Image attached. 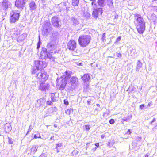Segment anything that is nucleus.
<instances>
[{"label": "nucleus", "instance_id": "864d4df0", "mask_svg": "<svg viewBox=\"0 0 157 157\" xmlns=\"http://www.w3.org/2000/svg\"><path fill=\"white\" fill-rule=\"evenodd\" d=\"M121 40V36L118 37V38L117 39V41L116 42L120 41Z\"/></svg>", "mask_w": 157, "mask_h": 157}, {"label": "nucleus", "instance_id": "ea45409f", "mask_svg": "<svg viewBox=\"0 0 157 157\" xmlns=\"http://www.w3.org/2000/svg\"><path fill=\"white\" fill-rule=\"evenodd\" d=\"M147 108V107H145L144 106V104H142L141 105H140V109H145Z\"/></svg>", "mask_w": 157, "mask_h": 157}, {"label": "nucleus", "instance_id": "338daca9", "mask_svg": "<svg viewBox=\"0 0 157 157\" xmlns=\"http://www.w3.org/2000/svg\"><path fill=\"white\" fill-rule=\"evenodd\" d=\"M90 1H92V2H95L96 0H90Z\"/></svg>", "mask_w": 157, "mask_h": 157}, {"label": "nucleus", "instance_id": "a211bd4d", "mask_svg": "<svg viewBox=\"0 0 157 157\" xmlns=\"http://www.w3.org/2000/svg\"><path fill=\"white\" fill-rule=\"evenodd\" d=\"M97 3L100 7H103L106 5V0H98Z\"/></svg>", "mask_w": 157, "mask_h": 157}, {"label": "nucleus", "instance_id": "7c9ffc66", "mask_svg": "<svg viewBox=\"0 0 157 157\" xmlns=\"http://www.w3.org/2000/svg\"><path fill=\"white\" fill-rule=\"evenodd\" d=\"M106 2L107 5L109 6H112L113 4V0H106Z\"/></svg>", "mask_w": 157, "mask_h": 157}, {"label": "nucleus", "instance_id": "f8f14e48", "mask_svg": "<svg viewBox=\"0 0 157 157\" xmlns=\"http://www.w3.org/2000/svg\"><path fill=\"white\" fill-rule=\"evenodd\" d=\"M56 48V45L55 42H51L47 44V48L48 51H51L53 50Z\"/></svg>", "mask_w": 157, "mask_h": 157}, {"label": "nucleus", "instance_id": "bf43d9fd", "mask_svg": "<svg viewBox=\"0 0 157 157\" xmlns=\"http://www.w3.org/2000/svg\"><path fill=\"white\" fill-rule=\"evenodd\" d=\"M95 146H96L97 147H98L99 146V144L98 143H97L95 144Z\"/></svg>", "mask_w": 157, "mask_h": 157}, {"label": "nucleus", "instance_id": "b1692460", "mask_svg": "<svg viewBox=\"0 0 157 157\" xmlns=\"http://www.w3.org/2000/svg\"><path fill=\"white\" fill-rule=\"evenodd\" d=\"M5 127V130L7 132H9L11 129V127L10 124H6Z\"/></svg>", "mask_w": 157, "mask_h": 157}, {"label": "nucleus", "instance_id": "aec40b11", "mask_svg": "<svg viewBox=\"0 0 157 157\" xmlns=\"http://www.w3.org/2000/svg\"><path fill=\"white\" fill-rule=\"evenodd\" d=\"M29 6L30 7V10L31 11L35 10L36 8V5L35 3L33 1L32 2L30 3Z\"/></svg>", "mask_w": 157, "mask_h": 157}, {"label": "nucleus", "instance_id": "37998d69", "mask_svg": "<svg viewBox=\"0 0 157 157\" xmlns=\"http://www.w3.org/2000/svg\"><path fill=\"white\" fill-rule=\"evenodd\" d=\"M151 17L152 18L153 20H156V16L154 14H152L151 16Z\"/></svg>", "mask_w": 157, "mask_h": 157}, {"label": "nucleus", "instance_id": "4468645a", "mask_svg": "<svg viewBox=\"0 0 157 157\" xmlns=\"http://www.w3.org/2000/svg\"><path fill=\"white\" fill-rule=\"evenodd\" d=\"M78 82V79L76 77L72 76L70 79V82L72 86L74 87L77 84Z\"/></svg>", "mask_w": 157, "mask_h": 157}, {"label": "nucleus", "instance_id": "49530a36", "mask_svg": "<svg viewBox=\"0 0 157 157\" xmlns=\"http://www.w3.org/2000/svg\"><path fill=\"white\" fill-rule=\"evenodd\" d=\"M109 123L111 124H113L114 123V120L113 119H111L109 121Z\"/></svg>", "mask_w": 157, "mask_h": 157}, {"label": "nucleus", "instance_id": "423d86ee", "mask_svg": "<svg viewBox=\"0 0 157 157\" xmlns=\"http://www.w3.org/2000/svg\"><path fill=\"white\" fill-rule=\"evenodd\" d=\"M47 65V63L42 61L38 60L35 62V66L40 71L45 68Z\"/></svg>", "mask_w": 157, "mask_h": 157}, {"label": "nucleus", "instance_id": "052dcab7", "mask_svg": "<svg viewBox=\"0 0 157 157\" xmlns=\"http://www.w3.org/2000/svg\"><path fill=\"white\" fill-rule=\"evenodd\" d=\"M54 136H52L50 138V140H54Z\"/></svg>", "mask_w": 157, "mask_h": 157}, {"label": "nucleus", "instance_id": "13d9d810", "mask_svg": "<svg viewBox=\"0 0 157 157\" xmlns=\"http://www.w3.org/2000/svg\"><path fill=\"white\" fill-rule=\"evenodd\" d=\"M105 135H102L101 136V138L102 139H104L105 137Z\"/></svg>", "mask_w": 157, "mask_h": 157}, {"label": "nucleus", "instance_id": "a18cd8bd", "mask_svg": "<svg viewBox=\"0 0 157 157\" xmlns=\"http://www.w3.org/2000/svg\"><path fill=\"white\" fill-rule=\"evenodd\" d=\"M105 35H106V33H104L103 34L102 36V39L103 40V41L104 40H105Z\"/></svg>", "mask_w": 157, "mask_h": 157}, {"label": "nucleus", "instance_id": "69168bd1", "mask_svg": "<svg viewBox=\"0 0 157 157\" xmlns=\"http://www.w3.org/2000/svg\"><path fill=\"white\" fill-rule=\"evenodd\" d=\"M151 105V103H149V104H148L147 106H150Z\"/></svg>", "mask_w": 157, "mask_h": 157}, {"label": "nucleus", "instance_id": "2eb2a0df", "mask_svg": "<svg viewBox=\"0 0 157 157\" xmlns=\"http://www.w3.org/2000/svg\"><path fill=\"white\" fill-rule=\"evenodd\" d=\"M72 72L71 71H66L64 73L63 76L61 78H63V79H65V80L67 82V80L68 78H70L71 74Z\"/></svg>", "mask_w": 157, "mask_h": 157}, {"label": "nucleus", "instance_id": "79ce46f5", "mask_svg": "<svg viewBox=\"0 0 157 157\" xmlns=\"http://www.w3.org/2000/svg\"><path fill=\"white\" fill-rule=\"evenodd\" d=\"M47 50H48L47 48H43L42 49V51H43V53H44V54H46V52H48L47 51Z\"/></svg>", "mask_w": 157, "mask_h": 157}, {"label": "nucleus", "instance_id": "f03ea898", "mask_svg": "<svg viewBox=\"0 0 157 157\" xmlns=\"http://www.w3.org/2000/svg\"><path fill=\"white\" fill-rule=\"evenodd\" d=\"M90 36L89 35H83L80 36L78 39V42L80 46L82 47H85L90 43Z\"/></svg>", "mask_w": 157, "mask_h": 157}, {"label": "nucleus", "instance_id": "3c124183", "mask_svg": "<svg viewBox=\"0 0 157 157\" xmlns=\"http://www.w3.org/2000/svg\"><path fill=\"white\" fill-rule=\"evenodd\" d=\"M156 121V119H155V118H154L153 120H152V121L150 122V123L151 124H152L154 122H155V121Z\"/></svg>", "mask_w": 157, "mask_h": 157}, {"label": "nucleus", "instance_id": "bb28decb", "mask_svg": "<svg viewBox=\"0 0 157 157\" xmlns=\"http://www.w3.org/2000/svg\"><path fill=\"white\" fill-rule=\"evenodd\" d=\"M79 0H72V5L74 6H78L79 3Z\"/></svg>", "mask_w": 157, "mask_h": 157}, {"label": "nucleus", "instance_id": "a19ab883", "mask_svg": "<svg viewBox=\"0 0 157 157\" xmlns=\"http://www.w3.org/2000/svg\"><path fill=\"white\" fill-rule=\"evenodd\" d=\"M33 128V126L31 125H30L29 126V128L27 134L29 132H30L31 131V130H32V129Z\"/></svg>", "mask_w": 157, "mask_h": 157}, {"label": "nucleus", "instance_id": "de8ad7c7", "mask_svg": "<svg viewBox=\"0 0 157 157\" xmlns=\"http://www.w3.org/2000/svg\"><path fill=\"white\" fill-rule=\"evenodd\" d=\"M116 55L117 57L119 58H121L122 57V55L121 53H118L117 52H116Z\"/></svg>", "mask_w": 157, "mask_h": 157}, {"label": "nucleus", "instance_id": "20e7f679", "mask_svg": "<svg viewBox=\"0 0 157 157\" xmlns=\"http://www.w3.org/2000/svg\"><path fill=\"white\" fill-rule=\"evenodd\" d=\"M56 85L58 88L61 90L64 89L67 83L65 79H63V78H61L59 79L57 78Z\"/></svg>", "mask_w": 157, "mask_h": 157}, {"label": "nucleus", "instance_id": "9b49d317", "mask_svg": "<svg viewBox=\"0 0 157 157\" xmlns=\"http://www.w3.org/2000/svg\"><path fill=\"white\" fill-rule=\"evenodd\" d=\"M102 13V9L101 8L94 9L93 12L92 16L94 18H97L98 14H100L101 15Z\"/></svg>", "mask_w": 157, "mask_h": 157}, {"label": "nucleus", "instance_id": "8fccbe9b", "mask_svg": "<svg viewBox=\"0 0 157 157\" xmlns=\"http://www.w3.org/2000/svg\"><path fill=\"white\" fill-rule=\"evenodd\" d=\"M64 104L66 105H67L68 104V101L67 100L65 99L64 100Z\"/></svg>", "mask_w": 157, "mask_h": 157}, {"label": "nucleus", "instance_id": "c03bdc74", "mask_svg": "<svg viewBox=\"0 0 157 157\" xmlns=\"http://www.w3.org/2000/svg\"><path fill=\"white\" fill-rule=\"evenodd\" d=\"M8 141L10 144H12L13 143V139L9 137H8Z\"/></svg>", "mask_w": 157, "mask_h": 157}, {"label": "nucleus", "instance_id": "6ab92c4d", "mask_svg": "<svg viewBox=\"0 0 157 157\" xmlns=\"http://www.w3.org/2000/svg\"><path fill=\"white\" fill-rule=\"evenodd\" d=\"M50 22L48 21H47L45 22L44 25L43 29L44 30H45L46 32H48V30L50 28Z\"/></svg>", "mask_w": 157, "mask_h": 157}, {"label": "nucleus", "instance_id": "1a4fd4ad", "mask_svg": "<svg viewBox=\"0 0 157 157\" xmlns=\"http://www.w3.org/2000/svg\"><path fill=\"white\" fill-rule=\"evenodd\" d=\"M76 43L73 40H70L67 43V46L68 48L71 51H74L76 48Z\"/></svg>", "mask_w": 157, "mask_h": 157}, {"label": "nucleus", "instance_id": "cd10ccee", "mask_svg": "<svg viewBox=\"0 0 157 157\" xmlns=\"http://www.w3.org/2000/svg\"><path fill=\"white\" fill-rule=\"evenodd\" d=\"M52 52L50 53V52H46V55L44 57V59H50V58H51V57H52Z\"/></svg>", "mask_w": 157, "mask_h": 157}, {"label": "nucleus", "instance_id": "5fc2aeb1", "mask_svg": "<svg viewBox=\"0 0 157 157\" xmlns=\"http://www.w3.org/2000/svg\"><path fill=\"white\" fill-rule=\"evenodd\" d=\"M127 133L128 134H130L131 133V131L130 129H128V130Z\"/></svg>", "mask_w": 157, "mask_h": 157}, {"label": "nucleus", "instance_id": "39448f33", "mask_svg": "<svg viewBox=\"0 0 157 157\" xmlns=\"http://www.w3.org/2000/svg\"><path fill=\"white\" fill-rule=\"evenodd\" d=\"M60 21V19L56 16L53 17L51 19V22L53 25L56 28H60L61 27V25L59 24Z\"/></svg>", "mask_w": 157, "mask_h": 157}, {"label": "nucleus", "instance_id": "58836bf2", "mask_svg": "<svg viewBox=\"0 0 157 157\" xmlns=\"http://www.w3.org/2000/svg\"><path fill=\"white\" fill-rule=\"evenodd\" d=\"M114 144V142H112L111 143V142L109 141L108 142V143L107 144V146H108L110 147H111L112 146H113V145Z\"/></svg>", "mask_w": 157, "mask_h": 157}, {"label": "nucleus", "instance_id": "2f4dec72", "mask_svg": "<svg viewBox=\"0 0 157 157\" xmlns=\"http://www.w3.org/2000/svg\"><path fill=\"white\" fill-rule=\"evenodd\" d=\"M91 4L93 6V8L94 9L98 8V5L96 3V1H95V2H92Z\"/></svg>", "mask_w": 157, "mask_h": 157}, {"label": "nucleus", "instance_id": "09e8293b", "mask_svg": "<svg viewBox=\"0 0 157 157\" xmlns=\"http://www.w3.org/2000/svg\"><path fill=\"white\" fill-rule=\"evenodd\" d=\"M47 104L48 105H52V103L51 101H48L47 102Z\"/></svg>", "mask_w": 157, "mask_h": 157}, {"label": "nucleus", "instance_id": "7ed1b4c3", "mask_svg": "<svg viewBox=\"0 0 157 157\" xmlns=\"http://www.w3.org/2000/svg\"><path fill=\"white\" fill-rule=\"evenodd\" d=\"M20 13L16 11H12L10 13V21L11 23H14L19 19Z\"/></svg>", "mask_w": 157, "mask_h": 157}, {"label": "nucleus", "instance_id": "0e129e2a", "mask_svg": "<svg viewBox=\"0 0 157 157\" xmlns=\"http://www.w3.org/2000/svg\"><path fill=\"white\" fill-rule=\"evenodd\" d=\"M82 63H79L78 64V65L79 66H82Z\"/></svg>", "mask_w": 157, "mask_h": 157}, {"label": "nucleus", "instance_id": "6e6d98bb", "mask_svg": "<svg viewBox=\"0 0 157 157\" xmlns=\"http://www.w3.org/2000/svg\"><path fill=\"white\" fill-rule=\"evenodd\" d=\"M40 43H41V42H40V36H39V41H38V42L37 44H40Z\"/></svg>", "mask_w": 157, "mask_h": 157}, {"label": "nucleus", "instance_id": "6e6552de", "mask_svg": "<svg viewBox=\"0 0 157 157\" xmlns=\"http://www.w3.org/2000/svg\"><path fill=\"white\" fill-rule=\"evenodd\" d=\"M49 87V85L47 83H45L44 82L41 81L40 82L39 89L42 91H46L47 90Z\"/></svg>", "mask_w": 157, "mask_h": 157}, {"label": "nucleus", "instance_id": "e2e57ef3", "mask_svg": "<svg viewBox=\"0 0 157 157\" xmlns=\"http://www.w3.org/2000/svg\"><path fill=\"white\" fill-rule=\"evenodd\" d=\"M40 44H37V48H39L40 47Z\"/></svg>", "mask_w": 157, "mask_h": 157}, {"label": "nucleus", "instance_id": "4d7b16f0", "mask_svg": "<svg viewBox=\"0 0 157 157\" xmlns=\"http://www.w3.org/2000/svg\"><path fill=\"white\" fill-rule=\"evenodd\" d=\"M87 103L88 105H90L91 104V101L90 100H87Z\"/></svg>", "mask_w": 157, "mask_h": 157}, {"label": "nucleus", "instance_id": "c9c22d12", "mask_svg": "<svg viewBox=\"0 0 157 157\" xmlns=\"http://www.w3.org/2000/svg\"><path fill=\"white\" fill-rule=\"evenodd\" d=\"M78 153V151L76 150H74L72 152V155L73 156H75V155L77 154Z\"/></svg>", "mask_w": 157, "mask_h": 157}, {"label": "nucleus", "instance_id": "4be33fe9", "mask_svg": "<svg viewBox=\"0 0 157 157\" xmlns=\"http://www.w3.org/2000/svg\"><path fill=\"white\" fill-rule=\"evenodd\" d=\"M53 111L54 109L52 107H51L48 109L46 112V114H47L46 116H51L52 114Z\"/></svg>", "mask_w": 157, "mask_h": 157}, {"label": "nucleus", "instance_id": "c756f323", "mask_svg": "<svg viewBox=\"0 0 157 157\" xmlns=\"http://www.w3.org/2000/svg\"><path fill=\"white\" fill-rule=\"evenodd\" d=\"M38 146H34L32 147L31 149V151L33 152V153H35L36 152Z\"/></svg>", "mask_w": 157, "mask_h": 157}, {"label": "nucleus", "instance_id": "dca6fc26", "mask_svg": "<svg viewBox=\"0 0 157 157\" xmlns=\"http://www.w3.org/2000/svg\"><path fill=\"white\" fill-rule=\"evenodd\" d=\"M91 78L90 75L89 74H86L82 77V80L85 82H88L90 79Z\"/></svg>", "mask_w": 157, "mask_h": 157}, {"label": "nucleus", "instance_id": "c85d7f7f", "mask_svg": "<svg viewBox=\"0 0 157 157\" xmlns=\"http://www.w3.org/2000/svg\"><path fill=\"white\" fill-rule=\"evenodd\" d=\"M26 34H24L20 35L18 39L21 41L23 40L26 37Z\"/></svg>", "mask_w": 157, "mask_h": 157}, {"label": "nucleus", "instance_id": "f704fd0d", "mask_svg": "<svg viewBox=\"0 0 157 157\" xmlns=\"http://www.w3.org/2000/svg\"><path fill=\"white\" fill-rule=\"evenodd\" d=\"M41 138V136L40 133H37L36 134H35L34 136V138Z\"/></svg>", "mask_w": 157, "mask_h": 157}, {"label": "nucleus", "instance_id": "a878e982", "mask_svg": "<svg viewBox=\"0 0 157 157\" xmlns=\"http://www.w3.org/2000/svg\"><path fill=\"white\" fill-rule=\"evenodd\" d=\"M71 21L73 22L74 25H77L79 24L78 21L77 20L76 18L72 17L71 18Z\"/></svg>", "mask_w": 157, "mask_h": 157}, {"label": "nucleus", "instance_id": "0eeeda50", "mask_svg": "<svg viewBox=\"0 0 157 157\" xmlns=\"http://www.w3.org/2000/svg\"><path fill=\"white\" fill-rule=\"evenodd\" d=\"M28 0H16L15 2V6L22 10L25 4Z\"/></svg>", "mask_w": 157, "mask_h": 157}, {"label": "nucleus", "instance_id": "f257e3e1", "mask_svg": "<svg viewBox=\"0 0 157 157\" xmlns=\"http://www.w3.org/2000/svg\"><path fill=\"white\" fill-rule=\"evenodd\" d=\"M134 23L138 33L142 34L145 30V23L143 18L138 14H134Z\"/></svg>", "mask_w": 157, "mask_h": 157}, {"label": "nucleus", "instance_id": "f3484780", "mask_svg": "<svg viewBox=\"0 0 157 157\" xmlns=\"http://www.w3.org/2000/svg\"><path fill=\"white\" fill-rule=\"evenodd\" d=\"M10 3L7 0H3L2 2V6L3 7L4 9L5 10L10 5Z\"/></svg>", "mask_w": 157, "mask_h": 157}, {"label": "nucleus", "instance_id": "473e14b6", "mask_svg": "<svg viewBox=\"0 0 157 157\" xmlns=\"http://www.w3.org/2000/svg\"><path fill=\"white\" fill-rule=\"evenodd\" d=\"M73 112V110L71 109H67L65 112L68 115H70L71 113H72Z\"/></svg>", "mask_w": 157, "mask_h": 157}, {"label": "nucleus", "instance_id": "5701e85b", "mask_svg": "<svg viewBox=\"0 0 157 157\" xmlns=\"http://www.w3.org/2000/svg\"><path fill=\"white\" fill-rule=\"evenodd\" d=\"M90 15L88 12V11L85 10L84 11L83 16L85 17L86 19H88L90 17Z\"/></svg>", "mask_w": 157, "mask_h": 157}, {"label": "nucleus", "instance_id": "412c9836", "mask_svg": "<svg viewBox=\"0 0 157 157\" xmlns=\"http://www.w3.org/2000/svg\"><path fill=\"white\" fill-rule=\"evenodd\" d=\"M142 63L139 60L137 61L136 67V70L138 72L142 67Z\"/></svg>", "mask_w": 157, "mask_h": 157}, {"label": "nucleus", "instance_id": "680f3d73", "mask_svg": "<svg viewBox=\"0 0 157 157\" xmlns=\"http://www.w3.org/2000/svg\"><path fill=\"white\" fill-rule=\"evenodd\" d=\"M98 110V109L96 108L95 109L94 112H96V113L97 114Z\"/></svg>", "mask_w": 157, "mask_h": 157}, {"label": "nucleus", "instance_id": "9d476101", "mask_svg": "<svg viewBox=\"0 0 157 157\" xmlns=\"http://www.w3.org/2000/svg\"><path fill=\"white\" fill-rule=\"evenodd\" d=\"M36 75V77L39 79H43V82L46 80L48 78V75H47L46 73L43 72H39L37 73Z\"/></svg>", "mask_w": 157, "mask_h": 157}, {"label": "nucleus", "instance_id": "603ef678", "mask_svg": "<svg viewBox=\"0 0 157 157\" xmlns=\"http://www.w3.org/2000/svg\"><path fill=\"white\" fill-rule=\"evenodd\" d=\"M54 59H55V58L52 56L49 59L51 61H54Z\"/></svg>", "mask_w": 157, "mask_h": 157}, {"label": "nucleus", "instance_id": "774afa93", "mask_svg": "<svg viewBox=\"0 0 157 157\" xmlns=\"http://www.w3.org/2000/svg\"><path fill=\"white\" fill-rule=\"evenodd\" d=\"M54 127L55 128H56L57 127V125L56 124H54Z\"/></svg>", "mask_w": 157, "mask_h": 157}, {"label": "nucleus", "instance_id": "4c0bfd02", "mask_svg": "<svg viewBox=\"0 0 157 157\" xmlns=\"http://www.w3.org/2000/svg\"><path fill=\"white\" fill-rule=\"evenodd\" d=\"M63 146V144L62 143H58L56 144V149H57L58 147H61Z\"/></svg>", "mask_w": 157, "mask_h": 157}, {"label": "nucleus", "instance_id": "72a5a7b5", "mask_svg": "<svg viewBox=\"0 0 157 157\" xmlns=\"http://www.w3.org/2000/svg\"><path fill=\"white\" fill-rule=\"evenodd\" d=\"M55 94H54L52 93L51 94V100L53 102L55 101H56V98H55Z\"/></svg>", "mask_w": 157, "mask_h": 157}, {"label": "nucleus", "instance_id": "ddd939ff", "mask_svg": "<svg viewBox=\"0 0 157 157\" xmlns=\"http://www.w3.org/2000/svg\"><path fill=\"white\" fill-rule=\"evenodd\" d=\"M46 100L44 98H40L37 100V103L36 105L37 107H39L40 106L43 107L44 105Z\"/></svg>", "mask_w": 157, "mask_h": 157}, {"label": "nucleus", "instance_id": "e433bc0d", "mask_svg": "<svg viewBox=\"0 0 157 157\" xmlns=\"http://www.w3.org/2000/svg\"><path fill=\"white\" fill-rule=\"evenodd\" d=\"M83 128L84 129L88 131L90 129V125H84L83 126Z\"/></svg>", "mask_w": 157, "mask_h": 157}, {"label": "nucleus", "instance_id": "393cba45", "mask_svg": "<svg viewBox=\"0 0 157 157\" xmlns=\"http://www.w3.org/2000/svg\"><path fill=\"white\" fill-rule=\"evenodd\" d=\"M40 71V70L39 69H38L37 67L34 66L33 67L32 70V74H35L37 72L38 73L40 72L39 71Z\"/></svg>", "mask_w": 157, "mask_h": 157}]
</instances>
